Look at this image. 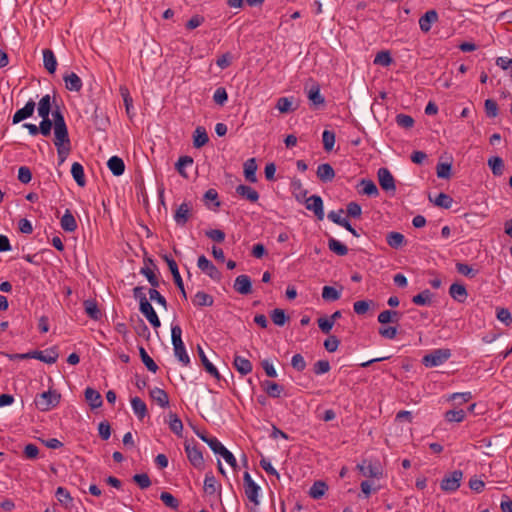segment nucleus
Returning <instances> with one entry per match:
<instances>
[{
	"label": "nucleus",
	"instance_id": "f257e3e1",
	"mask_svg": "<svg viewBox=\"0 0 512 512\" xmlns=\"http://www.w3.org/2000/svg\"><path fill=\"white\" fill-rule=\"evenodd\" d=\"M54 119V145L57 148L59 163H63L71 150L67 124L62 111L56 107L52 112Z\"/></svg>",
	"mask_w": 512,
	"mask_h": 512
},
{
	"label": "nucleus",
	"instance_id": "f03ea898",
	"mask_svg": "<svg viewBox=\"0 0 512 512\" xmlns=\"http://www.w3.org/2000/svg\"><path fill=\"white\" fill-rule=\"evenodd\" d=\"M133 297L139 302V310L148 320V322L154 328H159L161 326L160 319L155 312L153 306L151 305L149 299H147L146 294L144 292V287L137 286L133 289Z\"/></svg>",
	"mask_w": 512,
	"mask_h": 512
},
{
	"label": "nucleus",
	"instance_id": "7ed1b4c3",
	"mask_svg": "<svg viewBox=\"0 0 512 512\" xmlns=\"http://www.w3.org/2000/svg\"><path fill=\"white\" fill-rule=\"evenodd\" d=\"M171 340L175 357L184 365L190 364V357L186 351L182 341V329L179 325H174L171 328Z\"/></svg>",
	"mask_w": 512,
	"mask_h": 512
},
{
	"label": "nucleus",
	"instance_id": "20e7f679",
	"mask_svg": "<svg viewBox=\"0 0 512 512\" xmlns=\"http://www.w3.org/2000/svg\"><path fill=\"white\" fill-rule=\"evenodd\" d=\"M61 395L57 391H46L35 397L34 403L38 410L46 412L55 408L60 402Z\"/></svg>",
	"mask_w": 512,
	"mask_h": 512
},
{
	"label": "nucleus",
	"instance_id": "39448f33",
	"mask_svg": "<svg viewBox=\"0 0 512 512\" xmlns=\"http://www.w3.org/2000/svg\"><path fill=\"white\" fill-rule=\"evenodd\" d=\"M450 357V349L438 348L423 356L422 364L427 368H433L444 364Z\"/></svg>",
	"mask_w": 512,
	"mask_h": 512
},
{
	"label": "nucleus",
	"instance_id": "423d86ee",
	"mask_svg": "<svg viewBox=\"0 0 512 512\" xmlns=\"http://www.w3.org/2000/svg\"><path fill=\"white\" fill-rule=\"evenodd\" d=\"M243 486L245 495L249 501L255 505H258L260 486L254 482L248 471L244 472L243 474Z\"/></svg>",
	"mask_w": 512,
	"mask_h": 512
},
{
	"label": "nucleus",
	"instance_id": "0eeeda50",
	"mask_svg": "<svg viewBox=\"0 0 512 512\" xmlns=\"http://www.w3.org/2000/svg\"><path fill=\"white\" fill-rule=\"evenodd\" d=\"M378 182L381 188L386 192H391L392 194L396 191L395 179L389 169L382 167L378 169L377 172Z\"/></svg>",
	"mask_w": 512,
	"mask_h": 512
},
{
	"label": "nucleus",
	"instance_id": "6e6552de",
	"mask_svg": "<svg viewBox=\"0 0 512 512\" xmlns=\"http://www.w3.org/2000/svg\"><path fill=\"white\" fill-rule=\"evenodd\" d=\"M197 267L211 279L216 281L221 279V272L206 256L201 255L198 257Z\"/></svg>",
	"mask_w": 512,
	"mask_h": 512
},
{
	"label": "nucleus",
	"instance_id": "1a4fd4ad",
	"mask_svg": "<svg viewBox=\"0 0 512 512\" xmlns=\"http://www.w3.org/2000/svg\"><path fill=\"white\" fill-rule=\"evenodd\" d=\"M463 477V473L460 470H455L451 474L445 476L440 484V487L445 492H454L460 486V481Z\"/></svg>",
	"mask_w": 512,
	"mask_h": 512
},
{
	"label": "nucleus",
	"instance_id": "9d476101",
	"mask_svg": "<svg viewBox=\"0 0 512 512\" xmlns=\"http://www.w3.org/2000/svg\"><path fill=\"white\" fill-rule=\"evenodd\" d=\"M162 258L167 263V265L169 267V270H170V272H171V274L173 276L174 283L176 284V286L180 290V292L182 294V297L184 299H187V294H186V291H185V288H184L183 280H182V277H181V275L179 273L176 261L173 258H171L170 256H168V255H163Z\"/></svg>",
	"mask_w": 512,
	"mask_h": 512
},
{
	"label": "nucleus",
	"instance_id": "9b49d317",
	"mask_svg": "<svg viewBox=\"0 0 512 512\" xmlns=\"http://www.w3.org/2000/svg\"><path fill=\"white\" fill-rule=\"evenodd\" d=\"M36 103L33 99H30L26 102L23 108L17 110L13 117H12V123L18 124L22 122L23 120L31 117L35 111Z\"/></svg>",
	"mask_w": 512,
	"mask_h": 512
},
{
	"label": "nucleus",
	"instance_id": "f8f14e48",
	"mask_svg": "<svg viewBox=\"0 0 512 512\" xmlns=\"http://www.w3.org/2000/svg\"><path fill=\"white\" fill-rule=\"evenodd\" d=\"M185 452L190 463L197 469H201L204 465V459L202 452L196 447L189 443L185 444Z\"/></svg>",
	"mask_w": 512,
	"mask_h": 512
},
{
	"label": "nucleus",
	"instance_id": "ddd939ff",
	"mask_svg": "<svg viewBox=\"0 0 512 512\" xmlns=\"http://www.w3.org/2000/svg\"><path fill=\"white\" fill-rule=\"evenodd\" d=\"M306 209L313 211L317 219L322 220L324 218L323 200L318 195H312L306 199Z\"/></svg>",
	"mask_w": 512,
	"mask_h": 512
},
{
	"label": "nucleus",
	"instance_id": "4468645a",
	"mask_svg": "<svg viewBox=\"0 0 512 512\" xmlns=\"http://www.w3.org/2000/svg\"><path fill=\"white\" fill-rule=\"evenodd\" d=\"M53 102L54 101L52 100V97L49 94L44 95L39 100L37 104V111L39 117L49 116L50 113L52 114V112L56 109V107L60 109L58 105H54L53 107Z\"/></svg>",
	"mask_w": 512,
	"mask_h": 512
},
{
	"label": "nucleus",
	"instance_id": "2eb2a0df",
	"mask_svg": "<svg viewBox=\"0 0 512 512\" xmlns=\"http://www.w3.org/2000/svg\"><path fill=\"white\" fill-rule=\"evenodd\" d=\"M37 359L47 364H53L58 359V353L54 349L45 351H30V359Z\"/></svg>",
	"mask_w": 512,
	"mask_h": 512
},
{
	"label": "nucleus",
	"instance_id": "dca6fc26",
	"mask_svg": "<svg viewBox=\"0 0 512 512\" xmlns=\"http://www.w3.org/2000/svg\"><path fill=\"white\" fill-rule=\"evenodd\" d=\"M307 97L314 107L323 106L325 98L320 92V86L317 83H313L309 88L306 87Z\"/></svg>",
	"mask_w": 512,
	"mask_h": 512
},
{
	"label": "nucleus",
	"instance_id": "f3484780",
	"mask_svg": "<svg viewBox=\"0 0 512 512\" xmlns=\"http://www.w3.org/2000/svg\"><path fill=\"white\" fill-rule=\"evenodd\" d=\"M191 215V205L187 202H183L174 213V221L179 226H184Z\"/></svg>",
	"mask_w": 512,
	"mask_h": 512
},
{
	"label": "nucleus",
	"instance_id": "a211bd4d",
	"mask_svg": "<svg viewBox=\"0 0 512 512\" xmlns=\"http://www.w3.org/2000/svg\"><path fill=\"white\" fill-rule=\"evenodd\" d=\"M55 497L65 510H71L73 508L74 499L65 487H58L55 492Z\"/></svg>",
	"mask_w": 512,
	"mask_h": 512
},
{
	"label": "nucleus",
	"instance_id": "6ab92c4d",
	"mask_svg": "<svg viewBox=\"0 0 512 512\" xmlns=\"http://www.w3.org/2000/svg\"><path fill=\"white\" fill-rule=\"evenodd\" d=\"M63 81L67 90L72 92H79L82 89L83 82L81 78L74 72L66 73L63 76Z\"/></svg>",
	"mask_w": 512,
	"mask_h": 512
},
{
	"label": "nucleus",
	"instance_id": "aec40b11",
	"mask_svg": "<svg viewBox=\"0 0 512 512\" xmlns=\"http://www.w3.org/2000/svg\"><path fill=\"white\" fill-rule=\"evenodd\" d=\"M234 289L242 295H248L252 292L251 279L247 275H239L234 282Z\"/></svg>",
	"mask_w": 512,
	"mask_h": 512
},
{
	"label": "nucleus",
	"instance_id": "412c9836",
	"mask_svg": "<svg viewBox=\"0 0 512 512\" xmlns=\"http://www.w3.org/2000/svg\"><path fill=\"white\" fill-rule=\"evenodd\" d=\"M437 20H438V13L436 12V10H428L419 19L420 29L425 33L429 32L432 24L437 22Z\"/></svg>",
	"mask_w": 512,
	"mask_h": 512
},
{
	"label": "nucleus",
	"instance_id": "4be33fe9",
	"mask_svg": "<svg viewBox=\"0 0 512 512\" xmlns=\"http://www.w3.org/2000/svg\"><path fill=\"white\" fill-rule=\"evenodd\" d=\"M85 313L92 320L98 321L102 317V312L95 299H87L83 302Z\"/></svg>",
	"mask_w": 512,
	"mask_h": 512
},
{
	"label": "nucleus",
	"instance_id": "5701e85b",
	"mask_svg": "<svg viewBox=\"0 0 512 512\" xmlns=\"http://www.w3.org/2000/svg\"><path fill=\"white\" fill-rule=\"evenodd\" d=\"M450 296L459 303H464L468 297L467 289L463 284L453 283L449 288Z\"/></svg>",
	"mask_w": 512,
	"mask_h": 512
},
{
	"label": "nucleus",
	"instance_id": "b1692460",
	"mask_svg": "<svg viewBox=\"0 0 512 512\" xmlns=\"http://www.w3.org/2000/svg\"><path fill=\"white\" fill-rule=\"evenodd\" d=\"M316 174L319 180L324 183L331 182L335 177V171L328 163L320 164L317 168Z\"/></svg>",
	"mask_w": 512,
	"mask_h": 512
},
{
	"label": "nucleus",
	"instance_id": "393cba45",
	"mask_svg": "<svg viewBox=\"0 0 512 512\" xmlns=\"http://www.w3.org/2000/svg\"><path fill=\"white\" fill-rule=\"evenodd\" d=\"M263 390L272 398H279L284 391V387L276 382L265 380L261 383Z\"/></svg>",
	"mask_w": 512,
	"mask_h": 512
},
{
	"label": "nucleus",
	"instance_id": "a878e982",
	"mask_svg": "<svg viewBox=\"0 0 512 512\" xmlns=\"http://www.w3.org/2000/svg\"><path fill=\"white\" fill-rule=\"evenodd\" d=\"M60 225L65 232L69 233L74 232L77 229L76 219L69 209H67L64 215L61 217Z\"/></svg>",
	"mask_w": 512,
	"mask_h": 512
},
{
	"label": "nucleus",
	"instance_id": "bb28decb",
	"mask_svg": "<svg viewBox=\"0 0 512 512\" xmlns=\"http://www.w3.org/2000/svg\"><path fill=\"white\" fill-rule=\"evenodd\" d=\"M233 366L241 375H247L251 373L253 369L252 363L245 357L239 355H235Z\"/></svg>",
	"mask_w": 512,
	"mask_h": 512
},
{
	"label": "nucleus",
	"instance_id": "cd10ccee",
	"mask_svg": "<svg viewBox=\"0 0 512 512\" xmlns=\"http://www.w3.org/2000/svg\"><path fill=\"white\" fill-rule=\"evenodd\" d=\"M150 397L162 408L169 406L168 394L161 388L155 387L151 389Z\"/></svg>",
	"mask_w": 512,
	"mask_h": 512
},
{
	"label": "nucleus",
	"instance_id": "c85d7f7f",
	"mask_svg": "<svg viewBox=\"0 0 512 512\" xmlns=\"http://www.w3.org/2000/svg\"><path fill=\"white\" fill-rule=\"evenodd\" d=\"M85 399L92 409L101 407L103 403L101 394L90 387L85 390Z\"/></svg>",
	"mask_w": 512,
	"mask_h": 512
},
{
	"label": "nucleus",
	"instance_id": "c756f323",
	"mask_svg": "<svg viewBox=\"0 0 512 512\" xmlns=\"http://www.w3.org/2000/svg\"><path fill=\"white\" fill-rule=\"evenodd\" d=\"M43 64L45 69L50 73L53 74L56 71L57 68V60L55 57V54L50 49H44L43 50Z\"/></svg>",
	"mask_w": 512,
	"mask_h": 512
},
{
	"label": "nucleus",
	"instance_id": "7c9ffc66",
	"mask_svg": "<svg viewBox=\"0 0 512 512\" xmlns=\"http://www.w3.org/2000/svg\"><path fill=\"white\" fill-rule=\"evenodd\" d=\"M236 193L238 195H240L241 197L249 200L250 202H256L259 199L258 192L255 189H253L252 187L247 186V185H243V184L238 185L236 187Z\"/></svg>",
	"mask_w": 512,
	"mask_h": 512
},
{
	"label": "nucleus",
	"instance_id": "2f4dec72",
	"mask_svg": "<svg viewBox=\"0 0 512 512\" xmlns=\"http://www.w3.org/2000/svg\"><path fill=\"white\" fill-rule=\"evenodd\" d=\"M107 166L109 170L112 172L115 176H121L125 171V164L122 158L118 156H112L108 162Z\"/></svg>",
	"mask_w": 512,
	"mask_h": 512
},
{
	"label": "nucleus",
	"instance_id": "473e14b6",
	"mask_svg": "<svg viewBox=\"0 0 512 512\" xmlns=\"http://www.w3.org/2000/svg\"><path fill=\"white\" fill-rule=\"evenodd\" d=\"M402 316V313L395 310H384L378 315V322L381 324L397 323Z\"/></svg>",
	"mask_w": 512,
	"mask_h": 512
},
{
	"label": "nucleus",
	"instance_id": "72a5a7b5",
	"mask_svg": "<svg viewBox=\"0 0 512 512\" xmlns=\"http://www.w3.org/2000/svg\"><path fill=\"white\" fill-rule=\"evenodd\" d=\"M131 407L134 412V414L137 416L139 420H143L145 416L147 415V406L145 402L139 398L134 397L131 399Z\"/></svg>",
	"mask_w": 512,
	"mask_h": 512
},
{
	"label": "nucleus",
	"instance_id": "f704fd0d",
	"mask_svg": "<svg viewBox=\"0 0 512 512\" xmlns=\"http://www.w3.org/2000/svg\"><path fill=\"white\" fill-rule=\"evenodd\" d=\"M198 354L200 357V360L205 368V370L214 378L217 380H220L221 376L217 370V368L208 360L207 356L205 355L203 349L198 346Z\"/></svg>",
	"mask_w": 512,
	"mask_h": 512
},
{
	"label": "nucleus",
	"instance_id": "c9c22d12",
	"mask_svg": "<svg viewBox=\"0 0 512 512\" xmlns=\"http://www.w3.org/2000/svg\"><path fill=\"white\" fill-rule=\"evenodd\" d=\"M209 141L206 129L202 126H198L193 134V145L196 148H201L206 145Z\"/></svg>",
	"mask_w": 512,
	"mask_h": 512
},
{
	"label": "nucleus",
	"instance_id": "e433bc0d",
	"mask_svg": "<svg viewBox=\"0 0 512 512\" xmlns=\"http://www.w3.org/2000/svg\"><path fill=\"white\" fill-rule=\"evenodd\" d=\"M257 164L254 158L248 159L244 163V175L247 181L254 183L257 181L256 177Z\"/></svg>",
	"mask_w": 512,
	"mask_h": 512
},
{
	"label": "nucleus",
	"instance_id": "4c0bfd02",
	"mask_svg": "<svg viewBox=\"0 0 512 512\" xmlns=\"http://www.w3.org/2000/svg\"><path fill=\"white\" fill-rule=\"evenodd\" d=\"M168 426L170 430L175 433L177 436H182L183 431V423L181 419L173 412H169L168 414Z\"/></svg>",
	"mask_w": 512,
	"mask_h": 512
},
{
	"label": "nucleus",
	"instance_id": "58836bf2",
	"mask_svg": "<svg viewBox=\"0 0 512 512\" xmlns=\"http://www.w3.org/2000/svg\"><path fill=\"white\" fill-rule=\"evenodd\" d=\"M71 174L75 182L80 186L84 187L86 184L84 168L79 162H74L71 167Z\"/></svg>",
	"mask_w": 512,
	"mask_h": 512
},
{
	"label": "nucleus",
	"instance_id": "ea45409f",
	"mask_svg": "<svg viewBox=\"0 0 512 512\" xmlns=\"http://www.w3.org/2000/svg\"><path fill=\"white\" fill-rule=\"evenodd\" d=\"M359 185L362 187V190L360 191L362 194L371 197H377L379 195V190L372 180L362 179Z\"/></svg>",
	"mask_w": 512,
	"mask_h": 512
},
{
	"label": "nucleus",
	"instance_id": "a19ab883",
	"mask_svg": "<svg viewBox=\"0 0 512 512\" xmlns=\"http://www.w3.org/2000/svg\"><path fill=\"white\" fill-rule=\"evenodd\" d=\"M386 242L390 247L398 249L405 243V237L400 232L392 231L386 235Z\"/></svg>",
	"mask_w": 512,
	"mask_h": 512
},
{
	"label": "nucleus",
	"instance_id": "79ce46f5",
	"mask_svg": "<svg viewBox=\"0 0 512 512\" xmlns=\"http://www.w3.org/2000/svg\"><path fill=\"white\" fill-rule=\"evenodd\" d=\"M327 490L328 486L325 482L315 481L310 487L309 496L313 499H320L324 496Z\"/></svg>",
	"mask_w": 512,
	"mask_h": 512
},
{
	"label": "nucleus",
	"instance_id": "37998d69",
	"mask_svg": "<svg viewBox=\"0 0 512 512\" xmlns=\"http://www.w3.org/2000/svg\"><path fill=\"white\" fill-rule=\"evenodd\" d=\"M192 301L194 305L200 307L212 306L214 302L213 297L204 291H198Z\"/></svg>",
	"mask_w": 512,
	"mask_h": 512
},
{
	"label": "nucleus",
	"instance_id": "c03bdc74",
	"mask_svg": "<svg viewBox=\"0 0 512 512\" xmlns=\"http://www.w3.org/2000/svg\"><path fill=\"white\" fill-rule=\"evenodd\" d=\"M488 166L491 169L493 175L501 176L504 171V162L502 158L494 156L488 159Z\"/></svg>",
	"mask_w": 512,
	"mask_h": 512
},
{
	"label": "nucleus",
	"instance_id": "a18cd8bd",
	"mask_svg": "<svg viewBox=\"0 0 512 512\" xmlns=\"http://www.w3.org/2000/svg\"><path fill=\"white\" fill-rule=\"evenodd\" d=\"M412 302L415 305H419V306L430 305L431 302H432V293H431V291L429 289L423 290L419 294L413 296Z\"/></svg>",
	"mask_w": 512,
	"mask_h": 512
},
{
	"label": "nucleus",
	"instance_id": "49530a36",
	"mask_svg": "<svg viewBox=\"0 0 512 512\" xmlns=\"http://www.w3.org/2000/svg\"><path fill=\"white\" fill-rule=\"evenodd\" d=\"M52 128L54 129V119L49 116L41 117V122L38 125V130L41 135L48 137L51 134Z\"/></svg>",
	"mask_w": 512,
	"mask_h": 512
},
{
	"label": "nucleus",
	"instance_id": "de8ad7c7",
	"mask_svg": "<svg viewBox=\"0 0 512 512\" xmlns=\"http://www.w3.org/2000/svg\"><path fill=\"white\" fill-rule=\"evenodd\" d=\"M276 108L281 113H289L294 111L296 108L293 107V98L292 97H280L277 100Z\"/></svg>",
	"mask_w": 512,
	"mask_h": 512
},
{
	"label": "nucleus",
	"instance_id": "09e8293b",
	"mask_svg": "<svg viewBox=\"0 0 512 512\" xmlns=\"http://www.w3.org/2000/svg\"><path fill=\"white\" fill-rule=\"evenodd\" d=\"M328 247L332 252H334L335 254H337L339 256H345L348 253L347 246L335 238L329 239Z\"/></svg>",
	"mask_w": 512,
	"mask_h": 512
},
{
	"label": "nucleus",
	"instance_id": "8fccbe9b",
	"mask_svg": "<svg viewBox=\"0 0 512 512\" xmlns=\"http://www.w3.org/2000/svg\"><path fill=\"white\" fill-rule=\"evenodd\" d=\"M139 354H140L141 360L144 363V365L146 366V368L149 371L156 373L158 370V366L154 362V360L148 355V353L146 352L144 347H142V346L139 347Z\"/></svg>",
	"mask_w": 512,
	"mask_h": 512
},
{
	"label": "nucleus",
	"instance_id": "3c124183",
	"mask_svg": "<svg viewBox=\"0 0 512 512\" xmlns=\"http://www.w3.org/2000/svg\"><path fill=\"white\" fill-rule=\"evenodd\" d=\"M358 469L365 477H377L380 474L379 468L371 463L364 462L358 465Z\"/></svg>",
	"mask_w": 512,
	"mask_h": 512
},
{
	"label": "nucleus",
	"instance_id": "603ef678",
	"mask_svg": "<svg viewBox=\"0 0 512 512\" xmlns=\"http://www.w3.org/2000/svg\"><path fill=\"white\" fill-rule=\"evenodd\" d=\"M322 142L325 151H332L335 144V133L330 130H324L322 133Z\"/></svg>",
	"mask_w": 512,
	"mask_h": 512
},
{
	"label": "nucleus",
	"instance_id": "864d4df0",
	"mask_svg": "<svg viewBox=\"0 0 512 512\" xmlns=\"http://www.w3.org/2000/svg\"><path fill=\"white\" fill-rule=\"evenodd\" d=\"M203 489L206 494H215L217 490V481L211 473L206 474Z\"/></svg>",
	"mask_w": 512,
	"mask_h": 512
},
{
	"label": "nucleus",
	"instance_id": "5fc2aeb1",
	"mask_svg": "<svg viewBox=\"0 0 512 512\" xmlns=\"http://www.w3.org/2000/svg\"><path fill=\"white\" fill-rule=\"evenodd\" d=\"M393 62V59L390 55L389 51H380L376 54L374 58V64L380 65L383 67L389 66Z\"/></svg>",
	"mask_w": 512,
	"mask_h": 512
},
{
	"label": "nucleus",
	"instance_id": "6e6d98bb",
	"mask_svg": "<svg viewBox=\"0 0 512 512\" xmlns=\"http://www.w3.org/2000/svg\"><path fill=\"white\" fill-rule=\"evenodd\" d=\"M434 204L438 207L449 209L453 203L452 197L445 193H439L433 200Z\"/></svg>",
	"mask_w": 512,
	"mask_h": 512
},
{
	"label": "nucleus",
	"instance_id": "4d7b16f0",
	"mask_svg": "<svg viewBox=\"0 0 512 512\" xmlns=\"http://www.w3.org/2000/svg\"><path fill=\"white\" fill-rule=\"evenodd\" d=\"M466 413L463 409L449 410L445 413V419L448 422H462L465 419Z\"/></svg>",
	"mask_w": 512,
	"mask_h": 512
},
{
	"label": "nucleus",
	"instance_id": "13d9d810",
	"mask_svg": "<svg viewBox=\"0 0 512 512\" xmlns=\"http://www.w3.org/2000/svg\"><path fill=\"white\" fill-rule=\"evenodd\" d=\"M148 294H149V299L151 301H155L156 303L161 305L165 310H167V308H168L167 300L163 295L160 294V292L156 289V287L149 289Z\"/></svg>",
	"mask_w": 512,
	"mask_h": 512
},
{
	"label": "nucleus",
	"instance_id": "bf43d9fd",
	"mask_svg": "<svg viewBox=\"0 0 512 512\" xmlns=\"http://www.w3.org/2000/svg\"><path fill=\"white\" fill-rule=\"evenodd\" d=\"M271 319L275 325L283 326L288 320V317L283 309L276 308L271 312Z\"/></svg>",
	"mask_w": 512,
	"mask_h": 512
},
{
	"label": "nucleus",
	"instance_id": "052dcab7",
	"mask_svg": "<svg viewBox=\"0 0 512 512\" xmlns=\"http://www.w3.org/2000/svg\"><path fill=\"white\" fill-rule=\"evenodd\" d=\"M397 125L401 128L410 129L414 126V119L407 114H398L395 118Z\"/></svg>",
	"mask_w": 512,
	"mask_h": 512
},
{
	"label": "nucleus",
	"instance_id": "680f3d73",
	"mask_svg": "<svg viewBox=\"0 0 512 512\" xmlns=\"http://www.w3.org/2000/svg\"><path fill=\"white\" fill-rule=\"evenodd\" d=\"M140 273L147 278L148 282L152 287L159 286V279L151 268H149L148 266H144L140 269Z\"/></svg>",
	"mask_w": 512,
	"mask_h": 512
},
{
	"label": "nucleus",
	"instance_id": "e2e57ef3",
	"mask_svg": "<svg viewBox=\"0 0 512 512\" xmlns=\"http://www.w3.org/2000/svg\"><path fill=\"white\" fill-rule=\"evenodd\" d=\"M340 292L334 287L324 286L322 289V298L326 301H336L340 298Z\"/></svg>",
	"mask_w": 512,
	"mask_h": 512
},
{
	"label": "nucleus",
	"instance_id": "0e129e2a",
	"mask_svg": "<svg viewBox=\"0 0 512 512\" xmlns=\"http://www.w3.org/2000/svg\"><path fill=\"white\" fill-rule=\"evenodd\" d=\"M456 270L458 273H460L466 277H469V278H474L478 273L477 270L473 269L468 264L461 263V262L456 263Z\"/></svg>",
	"mask_w": 512,
	"mask_h": 512
},
{
	"label": "nucleus",
	"instance_id": "69168bd1",
	"mask_svg": "<svg viewBox=\"0 0 512 512\" xmlns=\"http://www.w3.org/2000/svg\"><path fill=\"white\" fill-rule=\"evenodd\" d=\"M161 501L171 509H177L179 507V501L169 492H162L160 494Z\"/></svg>",
	"mask_w": 512,
	"mask_h": 512
},
{
	"label": "nucleus",
	"instance_id": "338daca9",
	"mask_svg": "<svg viewBox=\"0 0 512 512\" xmlns=\"http://www.w3.org/2000/svg\"><path fill=\"white\" fill-rule=\"evenodd\" d=\"M213 100L216 104L223 106L228 100V94L224 87H219L215 90Z\"/></svg>",
	"mask_w": 512,
	"mask_h": 512
},
{
	"label": "nucleus",
	"instance_id": "774afa93",
	"mask_svg": "<svg viewBox=\"0 0 512 512\" xmlns=\"http://www.w3.org/2000/svg\"><path fill=\"white\" fill-rule=\"evenodd\" d=\"M132 479L141 489H147L151 485V480L146 473L135 474Z\"/></svg>",
	"mask_w": 512,
	"mask_h": 512
}]
</instances>
